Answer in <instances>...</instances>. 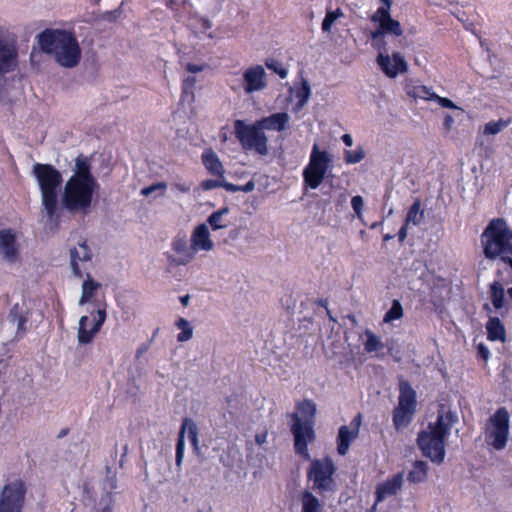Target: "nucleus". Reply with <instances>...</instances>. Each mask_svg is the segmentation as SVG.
<instances>
[{"label":"nucleus","mask_w":512,"mask_h":512,"mask_svg":"<svg viewBox=\"0 0 512 512\" xmlns=\"http://www.w3.org/2000/svg\"><path fill=\"white\" fill-rule=\"evenodd\" d=\"M99 184L91 173V162L87 156L75 159L72 176L67 180L63 192V205L71 212H83L90 208Z\"/></svg>","instance_id":"f257e3e1"},{"label":"nucleus","mask_w":512,"mask_h":512,"mask_svg":"<svg viewBox=\"0 0 512 512\" xmlns=\"http://www.w3.org/2000/svg\"><path fill=\"white\" fill-rule=\"evenodd\" d=\"M37 41L40 49L63 68H74L81 61V47L76 36L70 31L45 29L38 34Z\"/></svg>","instance_id":"f03ea898"},{"label":"nucleus","mask_w":512,"mask_h":512,"mask_svg":"<svg viewBox=\"0 0 512 512\" xmlns=\"http://www.w3.org/2000/svg\"><path fill=\"white\" fill-rule=\"evenodd\" d=\"M457 422V414L441 406L435 423H430L426 430L419 433L418 445L422 453L432 462L441 464L444 461L445 439Z\"/></svg>","instance_id":"7ed1b4c3"},{"label":"nucleus","mask_w":512,"mask_h":512,"mask_svg":"<svg viewBox=\"0 0 512 512\" xmlns=\"http://www.w3.org/2000/svg\"><path fill=\"white\" fill-rule=\"evenodd\" d=\"M484 254L489 259L507 261L512 255V230L503 219H493L481 235Z\"/></svg>","instance_id":"20e7f679"},{"label":"nucleus","mask_w":512,"mask_h":512,"mask_svg":"<svg viewBox=\"0 0 512 512\" xmlns=\"http://www.w3.org/2000/svg\"><path fill=\"white\" fill-rule=\"evenodd\" d=\"M33 173L41 191V203L47 217L52 220L58 210V193L62 184V175L53 166L35 164Z\"/></svg>","instance_id":"39448f33"},{"label":"nucleus","mask_w":512,"mask_h":512,"mask_svg":"<svg viewBox=\"0 0 512 512\" xmlns=\"http://www.w3.org/2000/svg\"><path fill=\"white\" fill-rule=\"evenodd\" d=\"M333 167L331 153L326 149H320L319 145L315 143L312 146L308 164L302 171L304 184L310 189H317L332 172Z\"/></svg>","instance_id":"423d86ee"},{"label":"nucleus","mask_w":512,"mask_h":512,"mask_svg":"<svg viewBox=\"0 0 512 512\" xmlns=\"http://www.w3.org/2000/svg\"><path fill=\"white\" fill-rule=\"evenodd\" d=\"M484 434L486 443L495 450L506 447L510 434V414L506 408H498L489 417Z\"/></svg>","instance_id":"0eeeda50"},{"label":"nucleus","mask_w":512,"mask_h":512,"mask_svg":"<svg viewBox=\"0 0 512 512\" xmlns=\"http://www.w3.org/2000/svg\"><path fill=\"white\" fill-rule=\"evenodd\" d=\"M234 128L243 149L255 151L262 156L268 154L267 137L258 122L247 125L242 120H236Z\"/></svg>","instance_id":"6e6552de"},{"label":"nucleus","mask_w":512,"mask_h":512,"mask_svg":"<svg viewBox=\"0 0 512 512\" xmlns=\"http://www.w3.org/2000/svg\"><path fill=\"white\" fill-rule=\"evenodd\" d=\"M335 466L330 458L315 459L308 470V480L312 482V488L320 492H330L335 489L333 475Z\"/></svg>","instance_id":"1a4fd4ad"},{"label":"nucleus","mask_w":512,"mask_h":512,"mask_svg":"<svg viewBox=\"0 0 512 512\" xmlns=\"http://www.w3.org/2000/svg\"><path fill=\"white\" fill-rule=\"evenodd\" d=\"M27 486L21 479L7 482L0 491V512H22Z\"/></svg>","instance_id":"9d476101"},{"label":"nucleus","mask_w":512,"mask_h":512,"mask_svg":"<svg viewBox=\"0 0 512 512\" xmlns=\"http://www.w3.org/2000/svg\"><path fill=\"white\" fill-rule=\"evenodd\" d=\"M19 51L16 36L0 26V77L13 72L18 66Z\"/></svg>","instance_id":"9b49d317"},{"label":"nucleus","mask_w":512,"mask_h":512,"mask_svg":"<svg viewBox=\"0 0 512 512\" xmlns=\"http://www.w3.org/2000/svg\"><path fill=\"white\" fill-rule=\"evenodd\" d=\"M106 308L99 306L90 316L83 315L78 322L77 340L80 345H86L93 341L106 321Z\"/></svg>","instance_id":"f8f14e48"},{"label":"nucleus","mask_w":512,"mask_h":512,"mask_svg":"<svg viewBox=\"0 0 512 512\" xmlns=\"http://www.w3.org/2000/svg\"><path fill=\"white\" fill-rule=\"evenodd\" d=\"M185 434H187L189 441L193 445L194 449L197 450L199 446L198 439V428L196 423L189 418H185L182 422L179 437L176 445V457L175 462L178 467L182 465V461L184 458V449H185Z\"/></svg>","instance_id":"ddd939ff"},{"label":"nucleus","mask_w":512,"mask_h":512,"mask_svg":"<svg viewBox=\"0 0 512 512\" xmlns=\"http://www.w3.org/2000/svg\"><path fill=\"white\" fill-rule=\"evenodd\" d=\"M313 426L314 424H311V422H293L291 425V432L295 440V451L306 459L310 456L308 452V444L312 442L315 437Z\"/></svg>","instance_id":"4468645a"},{"label":"nucleus","mask_w":512,"mask_h":512,"mask_svg":"<svg viewBox=\"0 0 512 512\" xmlns=\"http://www.w3.org/2000/svg\"><path fill=\"white\" fill-rule=\"evenodd\" d=\"M243 89L246 94L261 92L268 86L266 72L263 66L253 65L248 67L242 75Z\"/></svg>","instance_id":"2eb2a0df"},{"label":"nucleus","mask_w":512,"mask_h":512,"mask_svg":"<svg viewBox=\"0 0 512 512\" xmlns=\"http://www.w3.org/2000/svg\"><path fill=\"white\" fill-rule=\"evenodd\" d=\"M377 64L389 78H396L399 74L405 73L408 70V64L399 52H395L392 55L379 53Z\"/></svg>","instance_id":"dca6fc26"},{"label":"nucleus","mask_w":512,"mask_h":512,"mask_svg":"<svg viewBox=\"0 0 512 512\" xmlns=\"http://www.w3.org/2000/svg\"><path fill=\"white\" fill-rule=\"evenodd\" d=\"M171 249L175 255L168 256V260L175 266L187 265L196 256L192 244H188L185 236L175 237L171 242Z\"/></svg>","instance_id":"f3484780"},{"label":"nucleus","mask_w":512,"mask_h":512,"mask_svg":"<svg viewBox=\"0 0 512 512\" xmlns=\"http://www.w3.org/2000/svg\"><path fill=\"white\" fill-rule=\"evenodd\" d=\"M361 426V415L358 414L349 425H343L339 428L337 435V452L339 455H346L350 444L358 437Z\"/></svg>","instance_id":"a211bd4d"},{"label":"nucleus","mask_w":512,"mask_h":512,"mask_svg":"<svg viewBox=\"0 0 512 512\" xmlns=\"http://www.w3.org/2000/svg\"><path fill=\"white\" fill-rule=\"evenodd\" d=\"M91 258L92 253L86 241H82L70 249L71 269L76 277L84 276L85 264L90 262Z\"/></svg>","instance_id":"6ab92c4d"},{"label":"nucleus","mask_w":512,"mask_h":512,"mask_svg":"<svg viewBox=\"0 0 512 512\" xmlns=\"http://www.w3.org/2000/svg\"><path fill=\"white\" fill-rule=\"evenodd\" d=\"M19 256V244L11 229L0 230V257L7 262H15Z\"/></svg>","instance_id":"aec40b11"},{"label":"nucleus","mask_w":512,"mask_h":512,"mask_svg":"<svg viewBox=\"0 0 512 512\" xmlns=\"http://www.w3.org/2000/svg\"><path fill=\"white\" fill-rule=\"evenodd\" d=\"M190 242L196 254L200 251L210 252L214 249V242L205 223L194 228L191 233Z\"/></svg>","instance_id":"412c9836"},{"label":"nucleus","mask_w":512,"mask_h":512,"mask_svg":"<svg viewBox=\"0 0 512 512\" xmlns=\"http://www.w3.org/2000/svg\"><path fill=\"white\" fill-rule=\"evenodd\" d=\"M371 20L378 23V25L383 28L385 34L401 36L403 33L399 21L391 18L388 7H379L371 17Z\"/></svg>","instance_id":"4be33fe9"},{"label":"nucleus","mask_w":512,"mask_h":512,"mask_svg":"<svg viewBox=\"0 0 512 512\" xmlns=\"http://www.w3.org/2000/svg\"><path fill=\"white\" fill-rule=\"evenodd\" d=\"M402 484V473H398L387 479L385 482L379 484L376 488V503H379L386 498L395 495L401 489Z\"/></svg>","instance_id":"5701e85b"},{"label":"nucleus","mask_w":512,"mask_h":512,"mask_svg":"<svg viewBox=\"0 0 512 512\" xmlns=\"http://www.w3.org/2000/svg\"><path fill=\"white\" fill-rule=\"evenodd\" d=\"M316 404L312 400H304L296 405V412L291 414L293 422L314 424Z\"/></svg>","instance_id":"b1692460"},{"label":"nucleus","mask_w":512,"mask_h":512,"mask_svg":"<svg viewBox=\"0 0 512 512\" xmlns=\"http://www.w3.org/2000/svg\"><path fill=\"white\" fill-rule=\"evenodd\" d=\"M290 117L285 112L274 113L257 121L263 130L283 131L288 127Z\"/></svg>","instance_id":"393cba45"},{"label":"nucleus","mask_w":512,"mask_h":512,"mask_svg":"<svg viewBox=\"0 0 512 512\" xmlns=\"http://www.w3.org/2000/svg\"><path fill=\"white\" fill-rule=\"evenodd\" d=\"M203 165L208 170V172L216 177L223 178L225 174V169L220 161L218 155L211 149H207L202 153L201 156Z\"/></svg>","instance_id":"a878e982"},{"label":"nucleus","mask_w":512,"mask_h":512,"mask_svg":"<svg viewBox=\"0 0 512 512\" xmlns=\"http://www.w3.org/2000/svg\"><path fill=\"white\" fill-rule=\"evenodd\" d=\"M100 288L101 284L94 280L90 274H86V278L84 279L81 286V296L79 298L78 304L83 306L92 302Z\"/></svg>","instance_id":"bb28decb"},{"label":"nucleus","mask_w":512,"mask_h":512,"mask_svg":"<svg viewBox=\"0 0 512 512\" xmlns=\"http://www.w3.org/2000/svg\"><path fill=\"white\" fill-rule=\"evenodd\" d=\"M398 407L416 410V392L407 381L401 380L399 384Z\"/></svg>","instance_id":"cd10ccee"},{"label":"nucleus","mask_w":512,"mask_h":512,"mask_svg":"<svg viewBox=\"0 0 512 512\" xmlns=\"http://www.w3.org/2000/svg\"><path fill=\"white\" fill-rule=\"evenodd\" d=\"M300 505L301 512H324V503L308 490L301 493Z\"/></svg>","instance_id":"c85d7f7f"},{"label":"nucleus","mask_w":512,"mask_h":512,"mask_svg":"<svg viewBox=\"0 0 512 512\" xmlns=\"http://www.w3.org/2000/svg\"><path fill=\"white\" fill-rule=\"evenodd\" d=\"M488 339L491 341L504 342L506 339V331L504 325L497 317H492L486 324Z\"/></svg>","instance_id":"c756f323"},{"label":"nucleus","mask_w":512,"mask_h":512,"mask_svg":"<svg viewBox=\"0 0 512 512\" xmlns=\"http://www.w3.org/2000/svg\"><path fill=\"white\" fill-rule=\"evenodd\" d=\"M294 98L296 99V103L292 108L294 113H299L304 106L307 104L310 95L311 89L310 85L307 81H303L301 86L294 90Z\"/></svg>","instance_id":"7c9ffc66"},{"label":"nucleus","mask_w":512,"mask_h":512,"mask_svg":"<svg viewBox=\"0 0 512 512\" xmlns=\"http://www.w3.org/2000/svg\"><path fill=\"white\" fill-rule=\"evenodd\" d=\"M415 410L396 407L393 415V423L397 429L406 427L412 420Z\"/></svg>","instance_id":"2f4dec72"},{"label":"nucleus","mask_w":512,"mask_h":512,"mask_svg":"<svg viewBox=\"0 0 512 512\" xmlns=\"http://www.w3.org/2000/svg\"><path fill=\"white\" fill-rule=\"evenodd\" d=\"M428 466L424 461H416L408 474V481L412 483L423 482L427 477Z\"/></svg>","instance_id":"473e14b6"},{"label":"nucleus","mask_w":512,"mask_h":512,"mask_svg":"<svg viewBox=\"0 0 512 512\" xmlns=\"http://www.w3.org/2000/svg\"><path fill=\"white\" fill-rule=\"evenodd\" d=\"M424 218V211L421 209L420 200H416L408 210L406 215V225L413 224L414 226L419 225Z\"/></svg>","instance_id":"72a5a7b5"},{"label":"nucleus","mask_w":512,"mask_h":512,"mask_svg":"<svg viewBox=\"0 0 512 512\" xmlns=\"http://www.w3.org/2000/svg\"><path fill=\"white\" fill-rule=\"evenodd\" d=\"M228 212V208H222L209 215V217L207 218V222L214 231L227 227L228 224L227 221L225 220V216L228 214Z\"/></svg>","instance_id":"f704fd0d"},{"label":"nucleus","mask_w":512,"mask_h":512,"mask_svg":"<svg viewBox=\"0 0 512 512\" xmlns=\"http://www.w3.org/2000/svg\"><path fill=\"white\" fill-rule=\"evenodd\" d=\"M409 95L415 99H423L427 101H435L437 94L430 88L424 85L414 86Z\"/></svg>","instance_id":"c9c22d12"},{"label":"nucleus","mask_w":512,"mask_h":512,"mask_svg":"<svg viewBox=\"0 0 512 512\" xmlns=\"http://www.w3.org/2000/svg\"><path fill=\"white\" fill-rule=\"evenodd\" d=\"M175 326L181 330V332L177 335V340L179 342H186L193 337V327L185 318H179L175 322Z\"/></svg>","instance_id":"e433bc0d"},{"label":"nucleus","mask_w":512,"mask_h":512,"mask_svg":"<svg viewBox=\"0 0 512 512\" xmlns=\"http://www.w3.org/2000/svg\"><path fill=\"white\" fill-rule=\"evenodd\" d=\"M342 17H344V13L340 8L327 11L325 18L322 22V30L324 32H330L335 22Z\"/></svg>","instance_id":"4c0bfd02"},{"label":"nucleus","mask_w":512,"mask_h":512,"mask_svg":"<svg viewBox=\"0 0 512 512\" xmlns=\"http://www.w3.org/2000/svg\"><path fill=\"white\" fill-rule=\"evenodd\" d=\"M403 316V308L398 300H393L390 309L386 312L383 321L391 323L395 320L401 319Z\"/></svg>","instance_id":"58836bf2"},{"label":"nucleus","mask_w":512,"mask_h":512,"mask_svg":"<svg viewBox=\"0 0 512 512\" xmlns=\"http://www.w3.org/2000/svg\"><path fill=\"white\" fill-rule=\"evenodd\" d=\"M510 123V120L499 119L497 121H489L485 124L483 133L485 135H496L505 129Z\"/></svg>","instance_id":"ea45409f"},{"label":"nucleus","mask_w":512,"mask_h":512,"mask_svg":"<svg viewBox=\"0 0 512 512\" xmlns=\"http://www.w3.org/2000/svg\"><path fill=\"white\" fill-rule=\"evenodd\" d=\"M366 341L364 343V349L366 352H374L382 347V343L372 331H365Z\"/></svg>","instance_id":"a19ab883"},{"label":"nucleus","mask_w":512,"mask_h":512,"mask_svg":"<svg viewBox=\"0 0 512 512\" xmlns=\"http://www.w3.org/2000/svg\"><path fill=\"white\" fill-rule=\"evenodd\" d=\"M13 324L17 327V334H23L26 331L27 317L18 313V307L15 305L10 313Z\"/></svg>","instance_id":"79ce46f5"},{"label":"nucleus","mask_w":512,"mask_h":512,"mask_svg":"<svg viewBox=\"0 0 512 512\" xmlns=\"http://www.w3.org/2000/svg\"><path fill=\"white\" fill-rule=\"evenodd\" d=\"M365 157L364 150L361 147L355 150H347L344 153V160L348 164H356L361 162Z\"/></svg>","instance_id":"37998d69"},{"label":"nucleus","mask_w":512,"mask_h":512,"mask_svg":"<svg viewBox=\"0 0 512 512\" xmlns=\"http://www.w3.org/2000/svg\"><path fill=\"white\" fill-rule=\"evenodd\" d=\"M195 76H187L183 79L182 82V95L183 97H190L191 100H194V87L196 84Z\"/></svg>","instance_id":"c03bdc74"},{"label":"nucleus","mask_w":512,"mask_h":512,"mask_svg":"<svg viewBox=\"0 0 512 512\" xmlns=\"http://www.w3.org/2000/svg\"><path fill=\"white\" fill-rule=\"evenodd\" d=\"M166 189H167V184L165 182H157V183H154L150 186H147V187H144L143 189H141L140 194L142 196L147 197V196L157 192L158 193L157 196H163Z\"/></svg>","instance_id":"a18cd8bd"},{"label":"nucleus","mask_w":512,"mask_h":512,"mask_svg":"<svg viewBox=\"0 0 512 512\" xmlns=\"http://www.w3.org/2000/svg\"><path fill=\"white\" fill-rule=\"evenodd\" d=\"M190 25L193 28L194 32L199 34H207V32L212 27L211 22L206 18L194 19Z\"/></svg>","instance_id":"49530a36"},{"label":"nucleus","mask_w":512,"mask_h":512,"mask_svg":"<svg viewBox=\"0 0 512 512\" xmlns=\"http://www.w3.org/2000/svg\"><path fill=\"white\" fill-rule=\"evenodd\" d=\"M266 66L268 69L274 71L276 74L280 76V78H286L288 71L285 69L280 63L275 60L268 59L266 61Z\"/></svg>","instance_id":"de8ad7c7"},{"label":"nucleus","mask_w":512,"mask_h":512,"mask_svg":"<svg viewBox=\"0 0 512 512\" xmlns=\"http://www.w3.org/2000/svg\"><path fill=\"white\" fill-rule=\"evenodd\" d=\"M351 206L356 216L361 219L363 216L364 200L361 196L357 195L351 199Z\"/></svg>","instance_id":"09e8293b"},{"label":"nucleus","mask_w":512,"mask_h":512,"mask_svg":"<svg viewBox=\"0 0 512 512\" xmlns=\"http://www.w3.org/2000/svg\"><path fill=\"white\" fill-rule=\"evenodd\" d=\"M492 303L496 309H500L504 303L503 290H497L495 286L492 287Z\"/></svg>","instance_id":"8fccbe9b"},{"label":"nucleus","mask_w":512,"mask_h":512,"mask_svg":"<svg viewBox=\"0 0 512 512\" xmlns=\"http://www.w3.org/2000/svg\"><path fill=\"white\" fill-rule=\"evenodd\" d=\"M192 182L190 181H175L171 189L174 192L178 193H188L191 190Z\"/></svg>","instance_id":"3c124183"},{"label":"nucleus","mask_w":512,"mask_h":512,"mask_svg":"<svg viewBox=\"0 0 512 512\" xmlns=\"http://www.w3.org/2000/svg\"><path fill=\"white\" fill-rule=\"evenodd\" d=\"M222 185V178L218 179H206L203 180L200 184L201 188L205 191L213 190L215 188L221 187Z\"/></svg>","instance_id":"603ef678"},{"label":"nucleus","mask_w":512,"mask_h":512,"mask_svg":"<svg viewBox=\"0 0 512 512\" xmlns=\"http://www.w3.org/2000/svg\"><path fill=\"white\" fill-rule=\"evenodd\" d=\"M435 101L438 102V104L444 108H450V109L457 108V106L448 98L440 97L437 95Z\"/></svg>","instance_id":"864d4df0"},{"label":"nucleus","mask_w":512,"mask_h":512,"mask_svg":"<svg viewBox=\"0 0 512 512\" xmlns=\"http://www.w3.org/2000/svg\"><path fill=\"white\" fill-rule=\"evenodd\" d=\"M478 354L483 360H487L490 357V351L484 344H479L477 347Z\"/></svg>","instance_id":"5fc2aeb1"},{"label":"nucleus","mask_w":512,"mask_h":512,"mask_svg":"<svg viewBox=\"0 0 512 512\" xmlns=\"http://www.w3.org/2000/svg\"><path fill=\"white\" fill-rule=\"evenodd\" d=\"M221 187H223L225 190H227L229 192H238L239 191V186L226 182L224 177L222 178Z\"/></svg>","instance_id":"6e6d98bb"},{"label":"nucleus","mask_w":512,"mask_h":512,"mask_svg":"<svg viewBox=\"0 0 512 512\" xmlns=\"http://www.w3.org/2000/svg\"><path fill=\"white\" fill-rule=\"evenodd\" d=\"M267 432L266 431H262L260 433H257L255 435V441L258 445H263L264 443H266L267 441Z\"/></svg>","instance_id":"4d7b16f0"},{"label":"nucleus","mask_w":512,"mask_h":512,"mask_svg":"<svg viewBox=\"0 0 512 512\" xmlns=\"http://www.w3.org/2000/svg\"><path fill=\"white\" fill-rule=\"evenodd\" d=\"M186 69L189 73L194 74V73L201 72L204 69V67L202 65L189 63V64H187Z\"/></svg>","instance_id":"13d9d810"},{"label":"nucleus","mask_w":512,"mask_h":512,"mask_svg":"<svg viewBox=\"0 0 512 512\" xmlns=\"http://www.w3.org/2000/svg\"><path fill=\"white\" fill-rule=\"evenodd\" d=\"M254 188H255L254 182L248 181L245 185L239 186V191L248 193V192H252L254 190Z\"/></svg>","instance_id":"bf43d9fd"},{"label":"nucleus","mask_w":512,"mask_h":512,"mask_svg":"<svg viewBox=\"0 0 512 512\" xmlns=\"http://www.w3.org/2000/svg\"><path fill=\"white\" fill-rule=\"evenodd\" d=\"M408 226L409 225H406V223H404V225L401 227V229L399 230V233H398V238H399V241H404L407 237V230H408Z\"/></svg>","instance_id":"052dcab7"},{"label":"nucleus","mask_w":512,"mask_h":512,"mask_svg":"<svg viewBox=\"0 0 512 512\" xmlns=\"http://www.w3.org/2000/svg\"><path fill=\"white\" fill-rule=\"evenodd\" d=\"M341 139L346 146L351 147L353 145V138L350 134H344Z\"/></svg>","instance_id":"680f3d73"},{"label":"nucleus","mask_w":512,"mask_h":512,"mask_svg":"<svg viewBox=\"0 0 512 512\" xmlns=\"http://www.w3.org/2000/svg\"><path fill=\"white\" fill-rule=\"evenodd\" d=\"M384 35H386V34H385V32H384L383 28H381L380 26L378 27V29H376L375 31H373V32L371 33V37H372L373 39L380 38V37H382V36H384Z\"/></svg>","instance_id":"e2e57ef3"},{"label":"nucleus","mask_w":512,"mask_h":512,"mask_svg":"<svg viewBox=\"0 0 512 512\" xmlns=\"http://www.w3.org/2000/svg\"><path fill=\"white\" fill-rule=\"evenodd\" d=\"M454 123V119L451 115L447 114L444 118V126L447 129H450Z\"/></svg>","instance_id":"0e129e2a"},{"label":"nucleus","mask_w":512,"mask_h":512,"mask_svg":"<svg viewBox=\"0 0 512 512\" xmlns=\"http://www.w3.org/2000/svg\"><path fill=\"white\" fill-rule=\"evenodd\" d=\"M189 301H190V296L188 294L180 297V302L183 306H187L189 304Z\"/></svg>","instance_id":"69168bd1"},{"label":"nucleus","mask_w":512,"mask_h":512,"mask_svg":"<svg viewBox=\"0 0 512 512\" xmlns=\"http://www.w3.org/2000/svg\"><path fill=\"white\" fill-rule=\"evenodd\" d=\"M346 201H347V193H346V192H344V193H342V194L339 196V200H338V202H339V203H345Z\"/></svg>","instance_id":"338daca9"},{"label":"nucleus","mask_w":512,"mask_h":512,"mask_svg":"<svg viewBox=\"0 0 512 512\" xmlns=\"http://www.w3.org/2000/svg\"><path fill=\"white\" fill-rule=\"evenodd\" d=\"M147 351V347H141L137 350L136 357L139 358L143 353Z\"/></svg>","instance_id":"774afa93"}]
</instances>
